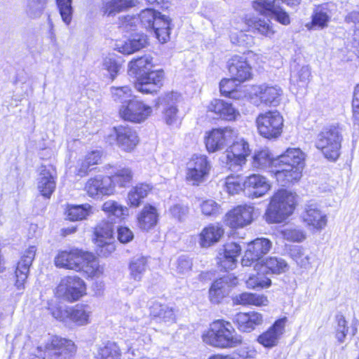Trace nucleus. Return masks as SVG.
<instances>
[{
    "label": "nucleus",
    "instance_id": "obj_8",
    "mask_svg": "<svg viewBox=\"0 0 359 359\" xmlns=\"http://www.w3.org/2000/svg\"><path fill=\"white\" fill-rule=\"evenodd\" d=\"M237 137L238 132L231 127L213 128L205 132L204 144L209 153H215L224 149Z\"/></svg>",
    "mask_w": 359,
    "mask_h": 359
},
{
    "label": "nucleus",
    "instance_id": "obj_10",
    "mask_svg": "<svg viewBox=\"0 0 359 359\" xmlns=\"http://www.w3.org/2000/svg\"><path fill=\"white\" fill-rule=\"evenodd\" d=\"M316 147L321 150L326 158L336 161L341 147V136L338 130L330 128L321 132L316 142Z\"/></svg>",
    "mask_w": 359,
    "mask_h": 359
},
{
    "label": "nucleus",
    "instance_id": "obj_19",
    "mask_svg": "<svg viewBox=\"0 0 359 359\" xmlns=\"http://www.w3.org/2000/svg\"><path fill=\"white\" fill-rule=\"evenodd\" d=\"M272 243L267 238H257L249 243L245 255L242 259L243 266H248L254 262H262L264 255L269 252Z\"/></svg>",
    "mask_w": 359,
    "mask_h": 359
},
{
    "label": "nucleus",
    "instance_id": "obj_11",
    "mask_svg": "<svg viewBox=\"0 0 359 359\" xmlns=\"http://www.w3.org/2000/svg\"><path fill=\"white\" fill-rule=\"evenodd\" d=\"M211 163L205 155H194L187 163L186 180L193 185H198L208 177Z\"/></svg>",
    "mask_w": 359,
    "mask_h": 359
},
{
    "label": "nucleus",
    "instance_id": "obj_34",
    "mask_svg": "<svg viewBox=\"0 0 359 359\" xmlns=\"http://www.w3.org/2000/svg\"><path fill=\"white\" fill-rule=\"evenodd\" d=\"M152 189V186L149 184H137L128 193V205L134 208L139 207L142 203V201L149 195Z\"/></svg>",
    "mask_w": 359,
    "mask_h": 359
},
{
    "label": "nucleus",
    "instance_id": "obj_26",
    "mask_svg": "<svg viewBox=\"0 0 359 359\" xmlns=\"http://www.w3.org/2000/svg\"><path fill=\"white\" fill-rule=\"evenodd\" d=\"M244 190L253 198H259L265 195L271 189L269 181L264 176L253 174L243 181Z\"/></svg>",
    "mask_w": 359,
    "mask_h": 359
},
{
    "label": "nucleus",
    "instance_id": "obj_42",
    "mask_svg": "<svg viewBox=\"0 0 359 359\" xmlns=\"http://www.w3.org/2000/svg\"><path fill=\"white\" fill-rule=\"evenodd\" d=\"M66 212L68 219L71 221L83 220L93 214V207L89 203L69 205L67 208Z\"/></svg>",
    "mask_w": 359,
    "mask_h": 359
},
{
    "label": "nucleus",
    "instance_id": "obj_21",
    "mask_svg": "<svg viewBox=\"0 0 359 359\" xmlns=\"http://www.w3.org/2000/svg\"><path fill=\"white\" fill-rule=\"evenodd\" d=\"M111 181L107 176L97 175L90 177L84 185V191L89 197L99 198L102 196L113 194V189L110 187Z\"/></svg>",
    "mask_w": 359,
    "mask_h": 359
},
{
    "label": "nucleus",
    "instance_id": "obj_51",
    "mask_svg": "<svg viewBox=\"0 0 359 359\" xmlns=\"http://www.w3.org/2000/svg\"><path fill=\"white\" fill-rule=\"evenodd\" d=\"M102 210L109 215H113L117 218H121L125 215H128V209L118 202L109 200L102 205Z\"/></svg>",
    "mask_w": 359,
    "mask_h": 359
},
{
    "label": "nucleus",
    "instance_id": "obj_30",
    "mask_svg": "<svg viewBox=\"0 0 359 359\" xmlns=\"http://www.w3.org/2000/svg\"><path fill=\"white\" fill-rule=\"evenodd\" d=\"M138 0H103L101 11L107 17H114L117 14L126 12L139 5Z\"/></svg>",
    "mask_w": 359,
    "mask_h": 359
},
{
    "label": "nucleus",
    "instance_id": "obj_54",
    "mask_svg": "<svg viewBox=\"0 0 359 359\" xmlns=\"http://www.w3.org/2000/svg\"><path fill=\"white\" fill-rule=\"evenodd\" d=\"M57 6L63 22L70 25L72 20V0H56Z\"/></svg>",
    "mask_w": 359,
    "mask_h": 359
},
{
    "label": "nucleus",
    "instance_id": "obj_43",
    "mask_svg": "<svg viewBox=\"0 0 359 359\" xmlns=\"http://www.w3.org/2000/svg\"><path fill=\"white\" fill-rule=\"evenodd\" d=\"M274 158L271 157L268 149H263L256 151L252 156V165L255 168H269L271 173L272 163Z\"/></svg>",
    "mask_w": 359,
    "mask_h": 359
},
{
    "label": "nucleus",
    "instance_id": "obj_24",
    "mask_svg": "<svg viewBox=\"0 0 359 359\" xmlns=\"http://www.w3.org/2000/svg\"><path fill=\"white\" fill-rule=\"evenodd\" d=\"M231 76L239 82H244L252 77V67L244 57L234 55L228 61Z\"/></svg>",
    "mask_w": 359,
    "mask_h": 359
},
{
    "label": "nucleus",
    "instance_id": "obj_53",
    "mask_svg": "<svg viewBox=\"0 0 359 359\" xmlns=\"http://www.w3.org/2000/svg\"><path fill=\"white\" fill-rule=\"evenodd\" d=\"M223 186L224 190L231 195L237 194L244 189L243 181L238 175H230L226 177Z\"/></svg>",
    "mask_w": 359,
    "mask_h": 359
},
{
    "label": "nucleus",
    "instance_id": "obj_12",
    "mask_svg": "<svg viewBox=\"0 0 359 359\" xmlns=\"http://www.w3.org/2000/svg\"><path fill=\"white\" fill-rule=\"evenodd\" d=\"M151 113V107L135 97L129 100L126 104H121L119 108V115L121 118L136 123L144 122Z\"/></svg>",
    "mask_w": 359,
    "mask_h": 359
},
{
    "label": "nucleus",
    "instance_id": "obj_25",
    "mask_svg": "<svg viewBox=\"0 0 359 359\" xmlns=\"http://www.w3.org/2000/svg\"><path fill=\"white\" fill-rule=\"evenodd\" d=\"M207 110L217 118L229 121H236L241 116L239 111L231 103L220 99L212 100L208 104Z\"/></svg>",
    "mask_w": 359,
    "mask_h": 359
},
{
    "label": "nucleus",
    "instance_id": "obj_52",
    "mask_svg": "<svg viewBox=\"0 0 359 359\" xmlns=\"http://www.w3.org/2000/svg\"><path fill=\"white\" fill-rule=\"evenodd\" d=\"M219 279L216 280L209 290V298L211 302L218 304L229 294V292Z\"/></svg>",
    "mask_w": 359,
    "mask_h": 359
},
{
    "label": "nucleus",
    "instance_id": "obj_32",
    "mask_svg": "<svg viewBox=\"0 0 359 359\" xmlns=\"http://www.w3.org/2000/svg\"><path fill=\"white\" fill-rule=\"evenodd\" d=\"M37 189L41 194L50 198L55 189V181L51 170L41 167L37 179Z\"/></svg>",
    "mask_w": 359,
    "mask_h": 359
},
{
    "label": "nucleus",
    "instance_id": "obj_15",
    "mask_svg": "<svg viewBox=\"0 0 359 359\" xmlns=\"http://www.w3.org/2000/svg\"><path fill=\"white\" fill-rule=\"evenodd\" d=\"M254 210L250 205H238L225 215L224 223L231 229L243 228L253 221Z\"/></svg>",
    "mask_w": 359,
    "mask_h": 359
},
{
    "label": "nucleus",
    "instance_id": "obj_37",
    "mask_svg": "<svg viewBox=\"0 0 359 359\" xmlns=\"http://www.w3.org/2000/svg\"><path fill=\"white\" fill-rule=\"evenodd\" d=\"M154 67L153 58L149 55H144L131 60L128 64V71L135 75L137 79L144 75Z\"/></svg>",
    "mask_w": 359,
    "mask_h": 359
},
{
    "label": "nucleus",
    "instance_id": "obj_40",
    "mask_svg": "<svg viewBox=\"0 0 359 359\" xmlns=\"http://www.w3.org/2000/svg\"><path fill=\"white\" fill-rule=\"evenodd\" d=\"M151 315L161 323L172 324L175 321V314L172 308L159 303H154L151 306Z\"/></svg>",
    "mask_w": 359,
    "mask_h": 359
},
{
    "label": "nucleus",
    "instance_id": "obj_9",
    "mask_svg": "<svg viewBox=\"0 0 359 359\" xmlns=\"http://www.w3.org/2000/svg\"><path fill=\"white\" fill-rule=\"evenodd\" d=\"M107 141L111 145H116L122 151L130 152L138 144L139 137L131 127L121 125L111 130Z\"/></svg>",
    "mask_w": 359,
    "mask_h": 359
},
{
    "label": "nucleus",
    "instance_id": "obj_23",
    "mask_svg": "<svg viewBox=\"0 0 359 359\" xmlns=\"http://www.w3.org/2000/svg\"><path fill=\"white\" fill-rule=\"evenodd\" d=\"M287 322V318L286 317L276 320L266 332L258 337L257 341L266 348L276 346L285 332Z\"/></svg>",
    "mask_w": 359,
    "mask_h": 359
},
{
    "label": "nucleus",
    "instance_id": "obj_3",
    "mask_svg": "<svg viewBox=\"0 0 359 359\" xmlns=\"http://www.w3.org/2000/svg\"><path fill=\"white\" fill-rule=\"evenodd\" d=\"M296 194L286 189L278 190L271 197L265 216L269 223H280L294 212Z\"/></svg>",
    "mask_w": 359,
    "mask_h": 359
},
{
    "label": "nucleus",
    "instance_id": "obj_18",
    "mask_svg": "<svg viewBox=\"0 0 359 359\" xmlns=\"http://www.w3.org/2000/svg\"><path fill=\"white\" fill-rule=\"evenodd\" d=\"M165 73L163 69H151L137 79L135 89L144 94L156 93L163 85Z\"/></svg>",
    "mask_w": 359,
    "mask_h": 359
},
{
    "label": "nucleus",
    "instance_id": "obj_14",
    "mask_svg": "<svg viewBox=\"0 0 359 359\" xmlns=\"http://www.w3.org/2000/svg\"><path fill=\"white\" fill-rule=\"evenodd\" d=\"M243 20L247 28L238 27L241 29V37L246 36L243 32V31H251L255 34H259L269 39H272L276 33V26L270 19L246 15Z\"/></svg>",
    "mask_w": 359,
    "mask_h": 359
},
{
    "label": "nucleus",
    "instance_id": "obj_62",
    "mask_svg": "<svg viewBox=\"0 0 359 359\" xmlns=\"http://www.w3.org/2000/svg\"><path fill=\"white\" fill-rule=\"evenodd\" d=\"M235 81L231 79H224L219 83V88L221 93L224 96L236 98L235 94Z\"/></svg>",
    "mask_w": 359,
    "mask_h": 359
},
{
    "label": "nucleus",
    "instance_id": "obj_17",
    "mask_svg": "<svg viewBox=\"0 0 359 359\" xmlns=\"http://www.w3.org/2000/svg\"><path fill=\"white\" fill-rule=\"evenodd\" d=\"M85 253L78 248L60 250L55 257V265L58 268L81 271Z\"/></svg>",
    "mask_w": 359,
    "mask_h": 359
},
{
    "label": "nucleus",
    "instance_id": "obj_20",
    "mask_svg": "<svg viewBox=\"0 0 359 359\" xmlns=\"http://www.w3.org/2000/svg\"><path fill=\"white\" fill-rule=\"evenodd\" d=\"M36 248L34 245L29 246L22 254L15 270L16 280L15 285L18 290H23L25 283L27 278L29 267L35 257Z\"/></svg>",
    "mask_w": 359,
    "mask_h": 359
},
{
    "label": "nucleus",
    "instance_id": "obj_28",
    "mask_svg": "<svg viewBox=\"0 0 359 359\" xmlns=\"http://www.w3.org/2000/svg\"><path fill=\"white\" fill-rule=\"evenodd\" d=\"M224 234V229L219 224H210L198 234V244L202 248H208L219 242Z\"/></svg>",
    "mask_w": 359,
    "mask_h": 359
},
{
    "label": "nucleus",
    "instance_id": "obj_35",
    "mask_svg": "<svg viewBox=\"0 0 359 359\" xmlns=\"http://www.w3.org/2000/svg\"><path fill=\"white\" fill-rule=\"evenodd\" d=\"M81 271L88 277L98 278L102 276L104 267L99 264L97 259L92 253L86 252Z\"/></svg>",
    "mask_w": 359,
    "mask_h": 359
},
{
    "label": "nucleus",
    "instance_id": "obj_60",
    "mask_svg": "<svg viewBox=\"0 0 359 359\" xmlns=\"http://www.w3.org/2000/svg\"><path fill=\"white\" fill-rule=\"evenodd\" d=\"M231 142H233L232 144L227 149L236 154L241 155L242 158L247 159L250 153L248 143L243 138L238 139L237 140L236 139Z\"/></svg>",
    "mask_w": 359,
    "mask_h": 359
},
{
    "label": "nucleus",
    "instance_id": "obj_59",
    "mask_svg": "<svg viewBox=\"0 0 359 359\" xmlns=\"http://www.w3.org/2000/svg\"><path fill=\"white\" fill-rule=\"evenodd\" d=\"M200 209L202 214L206 217H216L221 212L220 205L211 199L202 201Z\"/></svg>",
    "mask_w": 359,
    "mask_h": 359
},
{
    "label": "nucleus",
    "instance_id": "obj_22",
    "mask_svg": "<svg viewBox=\"0 0 359 359\" xmlns=\"http://www.w3.org/2000/svg\"><path fill=\"white\" fill-rule=\"evenodd\" d=\"M301 218L305 226L311 230L321 231L327 223L326 214L316 205H308Z\"/></svg>",
    "mask_w": 359,
    "mask_h": 359
},
{
    "label": "nucleus",
    "instance_id": "obj_27",
    "mask_svg": "<svg viewBox=\"0 0 359 359\" xmlns=\"http://www.w3.org/2000/svg\"><path fill=\"white\" fill-rule=\"evenodd\" d=\"M233 323L242 332H251L263 323V316L256 311L240 312L235 315Z\"/></svg>",
    "mask_w": 359,
    "mask_h": 359
},
{
    "label": "nucleus",
    "instance_id": "obj_45",
    "mask_svg": "<svg viewBox=\"0 0 359 359\" xmlns=\"http://www.w3.org/2000/svg\"><path fill=\"white\" fill-rule=\"evenodd\" d=\"M220 159L222 163L230 170H237L247 162L245 158H242L241 155L236 154L228 149L222 154Z\"/></svg>",
    "mask_w": 359,
    "mask_h": 359
},
{
    "label": "nucleus",
    "instance_id": "obj_57",
    "mask_svg": "<svg viewBox=\"0 0 359 359\" xmlns=\"http://www.w3.org/2000/svg\"><path fill=\"white\" fill-rule=\"evenodd\" d=\"M257 274L249 277L246 280V286L249 289L267 288L271 286V280L269 278L261 276L262 272L257 271Z\"/></svg>",
    "mask_w": 359,
    "mask_h": 359
},
{
    "label": "nucleus",
    "instance_id": "obj_50",
    "mask_svg": "<svg viewBox=\"0 0 359 359\" xmlns=\"http://www.w3.org/2000/svg\"><path fill=\"white\" fill-rule=\"evenodd\" d=\"M280 233L284 239L290 242L302 243L306 239V231L299 227H286Z\"/></svg>",
    "mask_w": 359,
    "mask_h": 359
},
{
    "label": "nucleus",
    "instance_id": "obj_13",
    "mask_svg": "<svg viewBox=\"0 0 359 359\" xmlns=\"http://www.w3.org/2000/svg\"><path fill=\"white\" fill-rule=\"evenodd\" d=\"M86 291L84 281L77 276L64 277L56 288L57 295L69 302L77 301L86 294Z\"/></svg>",
    "mask_w": 359,
    "mask_h": 359
},
{
    "label": "nucleus",
    "instance_id": "obj_1",
    "mask_svg": "<svg viewBox=\"0 0 359 359\" xmlns=\"http://www.w3.org/2000/svg\"><path fill=\"white\" fill-rule=\"evenodd\" d=\"M305 154L299 148H288L283 154L274 158L271 174L277 181L285 184L297 182L302 177L305 165Z\"/></svg>",
    "mask_w": 359,
    "mask_h": 359
},
{
    "label": "nucleus",
    "instance_id": "obj_4",
    "mask_svg": "<svg viewBox=\"0 0 359 359\" xmlns=\"http://www.w3.org/2000/svg\"><path fill=\"white\" fill-rule=\"evenodd\" d=\"M138 21L147 29L152 30L161 43L170 39V20L165 15L151 8L142 10L139 14Z\"/></svg>",
    "mask_w": 359,
    "mask_h": 359
},
{
    "label": "nucleus",
    "instance_id": "obj_39",
    "mask_svg": "<svg viewBox=\"0 0 359 359\" xmlns=\"http://www.w3.org/2000/svg\"><path fill=\"white\" fill-rule=\"evenodd\" d=\"M144 314L142 310L137 309L125 318L123 325L126 327L133 330L140 335H143L146 329L144 325Z\"/></svg>",
    "mask_w": 359,
    "mask_h": 359
},
{
    "label": "nucleus",
    "instance_id": "obj_58",
    "mask_svg": "<svg viewBox=\"0 0 359 359\" xmlns=\"http://www.w3.org/2000/svg\"><path fill=\"white\" fill-rule=\"evenodd\" d=\"M191 260L188 257L182 256L177 259L175 263V268L174 269V271L178 277L182 278L189 275L191 271Z\"/></svg>",
    "mask_w": 359,
    "mask_h": 359
},
{
    "label": "nucleus",
    "instance_id": "obj_38",
    "mask_svg": "<svg viewBox=\"0 0 359 359\" xmlns=\"http://www.w3.org/2000/svg\"><path fill=\"white\" fill-rule=\"evenodd\" d=\"M111 181L110 187L113 189V194L115 193L116 187L120 188L126 187L133 179V172L130 168H120L116 170L111 176H107Z\"/></svg>",
    "mask_w": 359,
    "mask_h": 359
},
{
    "label": "nucleus",
    "instance_id": "obj_6",
    "mask_svg": "<svg viewBox=\"0 0 359 359\" xmlns=\"http://www.w3.org/2000/svg\"><path fill=\"white\" fill-rule=\"evenodd\" d=\"M75 351L76 347L72 341L53 336L44 346H38L32 355L39 359H53L58 355L68 357Z\"/></svg>",
    "mask_w": 359,
    "mask_h": 359
},
{
    "label": "nucleus",
    "instance_id": "obj_47",
    "mask_svg": "<svg viewBox=\"0 0 359 359\" xmlns=\"http://www.w3.org/2000/svg\"><path fill=\"white\" fill-rule=\"evenodd\" d=\"M146 266L147 259L143 257L132 259L129 264L130 278L137 282L140 281L145 271Z\"/></svg>",
    "mask_w": 359,
    "mask_h": 359
},
{
    "label": "nucleus",
    "instance_id": "obj_46",
    "mask_svg": "<svg viewBox=\"0 0 359 359\" xmlns=\"http://www.w3.org/2000/svg\"><path fill=\"white\" fill-rule=\"evenodd\" d=\"M291 258L302 268L307 269L311 266V257L302 246H294L290 250Z\"/></svg>",
    "mask_w": 359,
    "mask_h": 359
},
{
    "label": "nucleus",
    "instance_id": "obj_61",
    "mask_svg": "<svg viewBox=\"0 0 359 359\" xmlns=\"http://www.w3.org/2000/svg\"><path fill=\"white\" fill-rule=\"evenodd\" d=\"M268 13H270L275 20L283 25H288L290 24V18L289 14L280 6L273 7L267 11V14Z\"/></svg>",
    "mask_w": 359,
    "mask_h": 359
},
{
    "label": "nucleus",
    "instance_id": "obj_55",
    "mask_svg": "<svg viewBox=\"0 0 359 359\" xmlns=\"http://www.w3.org/2000/svg\"><path fill=\"white\" fill-rule=\"evenodd\" d=\"M120 68L121 64L114 54H109L104 58L102 69L107 71L111 80L116 78Z\"/></svg>",
    "mask_w": 359,
    "mask_h": 359
},
{
    "label": "nucleus",
    "instance_id": "obj_49",
    "mask_svg": "<svg viewBox=\"0 0 359 359\" xmlns=\"http://www.w3.org/2000/svg\"><path fill=\"white\" fill-rule=\"evenodd\" d=\"M311 78V68L308 65L301 67L292 76L291 81L294 86L300 88H305Z\"/></svg>",
    "mask_w": 359,
    "mask_h": 359
},
{
    "label": "nucleus",
    "instance_id": "obj_48",
    "mask_svg": "<svg viewBox=\"0 0 359 359\" xmlns=\"http://www.w3.org/2000/svg\"><path fill=\"white\" fill-rule=\"evenodd\" d=\"M121 356L120 348L114 342H108L100 347L96 354L97 359H121Z\"/></svg>",
    "mask_w": 359,
    "mask_h": 359
},
{
    "label": "nucleus",
    "instance_id": "obj_2",
    "mask_svg": "<svg viewBox=\"0 0 359 359\" xmlns=\"http://www.w3.org/2000/svg\"><path fill=\"white\" fill-rule=\"evenodd\" d=\"M204 343L216 348H229L240 346L243 337L231 323L224 320H217L210 325L202 334Z\"/></svg>",
    "mask_w": 359,
    "mask_h": 359
},
{
    "label": "nucleus",
    "instance_id": "obj_5",
    "mask_svg": "<svg viewBox=\"0 0 359 359\" xmlns=\"http://www.w3.org/2000/svg\"><path fill=\"white\" fill-rule=\"evenodd\" d=\"M257 133L260 136L268 140L278 138L284 126V118L277 110L262 112L255 118Z\"/></svg>",
    "mask_w": 359,
    "mask_h": 359
},
{
    "label": "nucleus",
    "instance_id": "obj_63",
    "mask_svg": "<svg viewBox=\"0 0 359 359\" xmlns=\"http://www.w3.org/2000/svg\"><path fill=\"white\" fill-rule=\"evenodd\" d=\"M347 22H353L355 25L354 41L356 45V53L359 57V11H353L350 13L346 18Z\"/></svg>",
    "mask_w": 359,
    "mask_h": 359
},
{
    "label": "nucleus",
    "instance_id": "obj_33",
    "mask_svg": "<svg viewBox=\"0 0 359 359\" xmlns=\"http://www.w3.org/2000/svg\"><path fill=\"white\" fill-rule=\"evenodd\" d=\"M331 16V13L326 6H318L313 12L311 22L307 23L306 27L309 30L316 29H323L328 26Z\"/></svg>",
    "mask_w": 359,
    "mask_h": 359
},
{
    "label": "nucleus",
    "instance_id": "obj_16",
    "mask_svg": "<svg viewBox=\"0 0 359 359\" xmlns=\"http://www.w3.org/2000/svg\"><path fill=\"white\" fill-rule=\"evenodd\" d=\"M94 235V241L98 248L100 255L107 257L115 250L113 228L111 224L101 222L95 229Z\"/></svg>",
    "mask_w": 359,
    "mask_h": 359
},
{
    "label": "nucleus",
    "instance_id": "obj_36",
    "mask_svg": "<svg viewBox=\"0 0 359 359\" xmlns=\"http://www.w3.org/2000/svg\"><path fill=\"white\" fill-rule=\"evenodd\" d=\"M233 302L243 306H265L269 304V301L264 294L243 292L233 298Z\"/></svg>",
    "mask_w": 359,
    "mask_h": 359
},
{
    "label": "nucleus",
    "instance_id": "obj_56",
    "mask_svg": "<svg viewBox=\"0 0 359 359\" xmlns=\"http://www.w3.org/2000/svg\"><path fill=\"white\" fill-rule=\"evenodd\" d=\"M111 96L114 101L126 104L129 100H133L132 90L129 86L111 87Z\"/></svg>",
    "mask_w": 359,
    "mask_h": 359
},
{
    "label": "nucleus",
    "instance_id": "obj_41",
    "mask_svg": "<svg viewBox=\"0 0 359 359\" xmlns=\"http://www.w3.org/2000/svg\"><path fill=\"white\" fill-rule=\"evenodd\" d=\"M92 313L91 309L88 305H76L71 307L69 322L78 325H85L90 323Z\"/></svg>",
    "mask_w": 359,
    "mask_h": 359
},
{
    "label": "nucleus",
    "instance_id": "obj_44",
    "mask_svg": "<svg viewBox=\"0 0 359 359\" xmlns=\"http://www.w3.org/2000/svg\"><path fill=\"white\" fill-rule=\"evenodd\" d=\"M147 44V37L144 34H138L128 39L120 48L122 53L125 54H132L135 51L140 50Z\"/></svg>",
    "mask_w": 359,
    "mask_h": 359
},
{
    "label": "nucleus",
    "instance_id": "obj_29",
    "mask_svg": "<svg viewBox=\"0 0 359 359\" xmlns=\"http://www.w3.org/2000/svg\"><path fill=\"white\" fill-rule=\"evenodd\" d=\"M158 219L159 212L157 208L147 203L137 215V225L142 231H149L156 226Z\"/></svg>",
    "mask_w": 359,
    "mask_h": 359
},
{
    "label": "nucleus",
    "instance_id": "obj_31",
    "mask_svg": "<svg viewBox=\"0 0 359 359\" xmlns=\"http://www.w3.org/2000/svg\"><path fill=\"white\" fill-rule=\"evenodd\" d=\"M289 269L288 264L285 259L280 257H269L262 262L255 263V269L262 273H271L280 274L286 272Z\"/></svg>",
    "mask_w": 359,
    "mask_h": 359
},
{
    "label": "nucleus",
    "instance_id": "obj_7",
    "mask_svg": "<svg viewBox=\"0 0 359 359\" xmlns=\"http://www.w3.org/2000/svg\"><path fill=\"white\" fill-rule=\"evenodd\" d=\"M283 90L278 85L263 83L252 87L249 99L256 107H277L280 104Z\"/></svg>",
    "mask_w": 359,
    "mask_h": 359
},
{
    "label": "nucleus",
    "instance_id": "obj_64",
    "mask_svg": "<svg viewBox=\"0 0 359 359\" xmlns=\"http://www.w3.org/2000/svg\"><path fill=\"white\" fill-rule=\"evenodd\" d=\"M171 215L179 221L184 219L189 213V208L182 203H176L170 208Z\"/></svg>",
    "mask_w": 359,
    "mask_h": 359
}]
</instances>
